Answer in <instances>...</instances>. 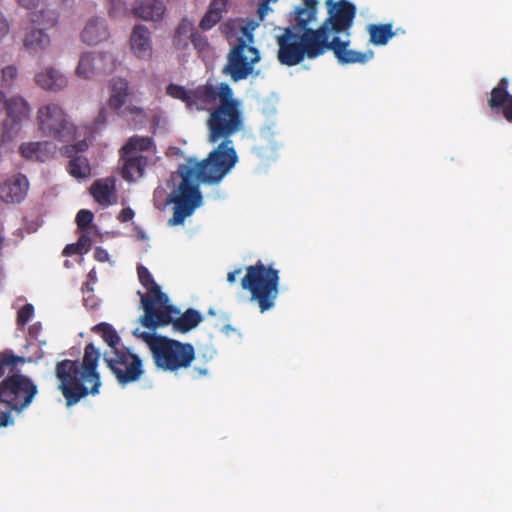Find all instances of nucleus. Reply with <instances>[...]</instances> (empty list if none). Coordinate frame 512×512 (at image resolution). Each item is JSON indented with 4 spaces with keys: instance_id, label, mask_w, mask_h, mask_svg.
<instances>
[{
    "instance_id": "obj_54",
    "label": "nucleus",
    "mask_w": 512,
    "mask_h": 512,
    "mask_svg": "<svg viewBox=\"0 0 512 512\" xmlns=\"http://www.w3.org/2000/svg\"><path fill=\"white\" fill-rule=\"evenodd\" d=\"M64 255H72V254H82V249H79V245L77 244H68L64 250Z\"/></svg>"
},
{
    "instance_id": "obj_45",
    "label": "nucleus",
    "mask_w": 512,
    "mask_h": 512,
    "mask_svg": "<svg viewBox=\"0 0 512 512\" xmlns=\"http://www.w3.org/2000/svg\"><path fill=\"white\" fill-rule=\"evenodd\" d=\"M118 115H134V116H144L145 112L143 108L136 106V105H127L126 107L122 108L119 112H117Z\"/></svg>"
},
{
    "instance_id": "obj_33",
    "label": "nucleus",
    "mask_w": 512,
    "mask_h": 512,
    "mask_svg": "<svg viewBox=\"0 0 512 512\" xmlns=\"http://www.w3.org/2000/svg\"><path fill=\"white\" fill-rule=\"evenodd\" d=\"M153 146L151 137L135 135L130 137L121 149L124 153H138V151H150Z\"/></svg>"
},
{
    "instance_id": "obj_39",
    "label": "nucleus",
    "mask_w": 512,
    "mask_h": 512,
    "mask_svg": "<svg viewBox=\"0 0 512 512\" xmlns=\"http://www.w3.org/2000/svg\"><path fill=\"white\" fill-rule=\"evenodd\" d=\"M190 42L192 43L195 50H197L198 52H204L209 47L207 37L196 29H194L193 34L191 35Z\"/></svg>"
},
{
    "instance_id": "obj_36",
    "label": "nucleus",
    "mask_w": 512,
    "mask_h": 512,
    "mask_svg": "<svg viewBox=\"0 0 512 512\" xmlns=\"http://www.w3.org/2000/svg\"><path fill=\"white\" fill-rule=\"evenodd\" d=\"M166 93L172 98L178 99L185 103L186 108L191 110L192 90H187L183 86L171 83L167 86Z\"/></svg>"
},
{
    "instance_id": "obj_2",
    "label": "nucleus",
    "mask_w": 512,
    "mask_h": 512,
    "mask_svg": "<svg viewBox=\"0 0 512 512\" xmlns=\"http://www.w3.org/2000/svg\"><path fill=\"white\" fill-rule=\"evenodd\" d=\"M100 357L99 349L93 343H88L84 348L81 362L70 359L56 362L55 376L59 381L58 389L67 407L76 405L88 395L99 394L102 385L98 372Z\"/></svg>"
},
{
    "instance_id": "obj_57",
    "label": "nucleus",
    "mask_w": 512,
    "mask_h": 512,
    "mask_svg": "<svg viewBox=\"0 0 512 512\" xmlns=\"http://www.w3.org/2000/svg\"><path fill=\"white\" fill-rule=\"evenodd\" d=\"M241 272H242V269H241V268H238V269H236V270H234V271L229 272V273L227 274V281H228L229 283H231V284H232V283H234V282L236 281V277H237V275H239Z\"/></svg>"
},
{
    "instance_id": "obj_5",
    "label": "nucleus",
    "mask_w": 512,
    "mask_h": 512,
    "mask_svg": "<svg viewBox=\"0 0 512 512\" xmlns=\"http://www.w3.org/2000/svg\"><path fill=\"white\" fill-rule=\"evenodd\" d=\"M278 61L286 66H295L305 58L315 59L328 52L324 40H321L315 29H305L300 34L294 29L285 28L277 37Z\"/></svg>"
},
{
    "instance_id": "obj_26",
    "label": "nucleus",
    "mask_w": 512,
    "mask_h": 512,
    "mask_svg": "<svg viewBox=\"0 0 512 512\" xmlns=\"http://www.w3.org/2000/svg\"><path fill=\"white\" fill-rule=\"evenodd\" d=\"M369 33V41L375 46L386 45L391 38L394 37L393 25L386 24H370L367 27Z\"/></svg>"
},
{
    "instance_id": "obj_15",
    "label": "nucleus",
    "mask_w": 512,
    "mask_h": 512,
    "mask_svg": "<svg viewBox=\"0 0 512 512\" xmlns=\"http://www.w3.org/2000/svg\"><path fill=\"white\" fill-rule=\"evenodd\" d=\"M231 88L227 83H220L215 86L209 82L204 85H199L195 89H192V103L191 111H211L215 106L216 102L222 100L223 88Z\"/></svg>"
},
{
    "instance_id": "obj_35",
    "label": "nucleus",
    "mask_w": 512,
    "mask_h": 512,
    "mask_svg": "<svg viewBox=\"0 0 512 512\" xmlns=\"http://www.w3.org/2000/svg\"><path fill=\"white\" fill-rule=\"evenodd\" d=\"M166 93L172 98L178 99L185 103L186 108L191 110L192 90H187L183 86L171 83L167 86Z\"/></svg>"
},
{
    "instance_id": "obj_59",
    "label": "nucleus",
    "mask_w": 512,
    "mask_h": 512,
    "mask_svg": "<svg viewBox=\"0 0 512 512\" xmlns=\"http://www.w3.org/2000/svg\"><path fill=\"white\" fill-rule=\"evenodd\" d=\"M93 273H94L93 271H91V272L89 273V278H94Z\"/></svg>"
},
{
    "instance_id": "obj_25",
    "label": "nucleus",
    "mask_w": 512,
    "mask_h": 512,
    "mask_svg": "<svg viewBox=\"0 0 512 512\" xmlns=\"http://www.w3.org/2000/svg\"><path fill=\"white\" fill-rule=\"evenodd\" d=\"M49 35L43 29L33 28L24 37L23 45L30 53L45 50L50 45Z\"/></svg>"
},
{
    "instance_id": "obj_9",
    "label": "nucleus",
    "mask_w": 512,
    "mask_h": 512,
    "mask_svg": "<svg viewBox=\"0 0 512 512\" xmlns=\"http://www.w3.org/2000/svg\"><path fill=\"white\" fill-rule=\"evenodd\" d=\"M203 320L201 313L193 308L185 312L171 305L169 302L162 304L152 314L148 311L147 317H140L141 325L150 331H156L160 327L172 325L174 331L187 333L196 328Z\"/></svg>"
},
{
    "instance_id": "obj_6",
    "label": "nucleus",
    "mask_w": 512,
    "mask_h": 512,
    "mask_svg": "<svg viewBox=\"0 0 512 512\" xmlns=\"http://www.w3.org/2000/svg\"><path fill=\"white\" fill-rule=\"evenodd\" d=\"M38 387L22 373H11L0 381V427L14 423L13 411L22 412L33 401Z\"/></svg>"
},
{
    "instance_id": "obj_32",
    "label": "nucleus",
    "mask_w": 512,
    "mask_h": 512,
    "mask_svg": "<svg viewBox=\"0 0 512 512\" xmlns=\"http://www.w3.org/2000/svg\"><path fill=\"white\" fill-rule=\"evenodd\" d=\"M70 161L67 166V170L74 178H86L90 176L91 167L89 161L84 156H72L69 157Z\"/></svg>"
},
{
    "instance_id": "obj_55",
    "label": "nucleus",
    "mask_w": 512,
    "mask_h": 512,
    "mask_svg": "<svg viewBox=\"0 0 512 512\" xmlns=\"http://www.w3.org/2000/svg\"><path fill=\"white\" fill-rule=\"evenodd\" d=\"M76 244L79 245V249H82V253L87 252L91 245L89 239L85 235H82Z\"/></svg>"
},
{
    "instance_id": "obj_41",
    "label": "nucleus",
    "mask_w": 512,
    "mask_h": 512,
    "mask_svg": "<svg viewBox=\"0 0 512 512\" xmlns=\"http://www.w3.org/2000/svg\"><path fill=\"white\" fill-rule=\"evenodd\" d=\"M94 218L93 213L90 210L81 209L76 215L77 227L84 230L89 227Z\"/></svg>"
},
{
    "instance_id": "obj_47",
    "label": "nucleus",
    "mask_w": 512,
    "mask_h": 512,
    "mask_svg": "<svg viewBox=\"0 0 512 512\" xmlns=\"http://www.w3.org/2000/svg\"><path fill=\"white\" fill-rule=\"evenodd\" d=\"M208 374V369L205 367H196L194 366L192 370L189 372V376L192 380L201 378Z\"/></svg>"
},
{
    "instance_id": "obj_3",
    "label": "nucleus",
    "mask_w": 512,
    "mask_h": 512,
    "mask_svg": "<svg viewBox=\"0 0 512 512\" xmlns=\"http://www.w3.org/2000/svg\"><path fill=\"white\" fill-rule=\"evenodd\" d=\"M356 7L348 0H338L329 4L328 17L315 29L321 40H324L328 51H332L342 65L365 64L373 58L371 50L366 52L349 49L350 28L356 17Z\"/></svg>"
},
{
    "instance_id": "obj_48",
    "label": "nucleus",
    "mask_w": 512,
    "mask_h": 512,
    "mask_svg": "<svg viewBox=\"0 0 512 512\" xmlns=\"http://www.w3.org/2000/svg\"><path fill=\"white\" fill-rule=\"evenodd\" d=\"M84 290V294H89L84 297V303H98V299L94 297L92 294L93 289L90 287L88 283H86ZM91 307H94V304L91 305Z\"/></svg>"
},
{
    "instance_id": "obj_46",
    "label": "nucleus",
    "mask_w": 512,
    "mask_h": 512,
    "mask_svg": "<svg viewBox=\"0 0 512 512\" xmlns=\"http://www.w3.org/2000/svg\"><path fill=\"white\" fill-rule=\"evenodd\" d=\"M10 24L5 15L0 11V40L8 35Z\"/></svg>"
},
{
    "instance_id": "obj_12",
    "label": "nucleus",
    "mask_w": 512,
    "mask_h": 512,
    "mask_svg": "<svg viewBox=\"0 0 512 512\" xmlns=\"http://www.w3.org/2000/svg\"><path fill=\"white\" fill-rule=\"evenodd\" d=\"M5 111L6 118L2 123L0 137L6 142H10L20 130L21 122L29 118L31 108L23 97L17 95L6 100Z\"/></svg>"
},
{
    "instance_id": "obj_49",
    "label": "nucleus",
    "mask_w": 512,
    "mask_h": 512,
    "mask_svg": "<svg viewBox=\"0 0 512 512\" xmlns=\"http://www.w3.org/2000/svg\"><path fill=\"white\" fill-rule=\"evenodd\" d=\"M134 217V211L131 208H124L118 215V220L121 222H128Z\"/></svg>"
},
{
    "instance_id": "obj_37",
    "label": "nucleus",
    "mask_w": 512,
    "mask_h": 512,
    "mask_svg": "<svg viewBox=\"0 0 512 512\" xmlns=\"http://www.w3.org/2000/svg\"><path fill=\"white\" fill-rule=\"evenodd\" d=\"M18 77V68L15 65H7L1 69L0 86L3 89H11Z\"/></svg>"
},
{
    "instance_id": "obj_34",
    "label": "nucleus",
    "mask_w": 512,
    "mask_h": 512,
    "mask_svg": "<svg viewBox=\"0 0 512 512\" xmlns=\"http://www.w3.org/2000/svg\"><path fill=\"white\" fill-rule=\"evenodd\" d=\"M301 9H305V5L296 7L294 11V18L292 20L294 24V30L299 32H303L305 29H310L308 25L315 20L317 12V9H314L312 15L305 11L300 14Z\"/></svg>"
},
{
    "instance_id": "obj_22",
    "label": "nucleus",
    "mask_w": 512,
    "mask_h": 512,
    "mask_svg": "<svg viewBox=\"0 0 512 512\" xmlns=\"http://www.w3.org/2000/svg\"><path fill=\"white\" fill-rule=\"evenodd\" d=\"M83 42L88 45H97L109 37V32L105 20L95 17L88 20L81 34Z\"/></svg>"
},
{
    "instance_id": "obj_27",
    "label": "nucleus",
    "mask_w": 512,
    "mask_h": 512,
    "mask_svg": "<svg viewBox=\"0 0 512 512\" xmlns=\"http://www.w3.org/2000/svg\"><path fill=\"white\" fill-rule=\"evenodd\" d=\"M25 358L22 356H17L13 354L9 350H4L0 352V379L2 380L7 375L11 373H20L17 370V366L19 364L25 363Z\"/></svg>"
},
{
    "instance_id": "obj_19",
    "label": "nucleus",
    "mask_w": 512,
    "mask_h": 512,
    "mask_svg": "<svg viewBox=\"0 0 512 512\" xmlns=\"http://www.w3.org/2000/svg\"><path fill=\"white\" fill-rule=\"evenodd\" d=\"M130 46L134 55L139 59H149L152 56L151 33L144 25H136L130 36Z\"/></svg>"
},
{
    "instance_id": "obj_28",
    "label": "nucleus",
    "mask_w": 512,
    "mask_h": 512,
    "mask_svg": "<svg viewBox=\"0 0 512 512\" xmlns=\"http://www.w3.org/2000/svg\"><path fill=\"white\" fill-rule=\"evenodd\" d=\"M195 27L193 23L184 18L175 29L173 44L177 49H186L189 46L191 35Z\"/></svg>"
},
{
    "instance_id": "obj_58",
    "label": "nucleus",
    "mask_w": 512,
    "mask_h": 512,
    "mask_svg": "<svg viewBox=\"0 0 512 512\" xmlns=\"http://www.w3.org/2000/svg\"><path fill=\"white\" fill-rule=\"evenodd\" d=\"M5 95L3 92L0 91V112L5 109V103H6Z\"/></svg>"
},
{
    "instance_id": "obj_43",
    "label": "nucleus",
    "mask_w": 512,
    "mask_h": 512,
    "mask_svg": "<svg viewBox=\"0 0 512 512\" xmlns=\"http://www.w3.org/2000/svg\"><path fill=\"white\" fill-rule=\"evenodd\" d=\"M88 149V143L86 140H81L73 145H68L64 148V154L67 157L80 156V152H84Z\"/></svg>"
},
{
    "instance_id": "obj_14",
    "label": "nucleus",
    "mask_w": 512,
    "mask_h": 512,
    "mask_svg": "<svg viewBox=\"0 0 512 512\" xmlns=\"http://www.w3.org/2000/svg\"><path fill=\"white\" fill-rule=\"evenodd\" d=\"M115 69V59L109 53H85L81 56L76 73L88 79L98 73H111Z\"/></svg>"
},
{
    "instance_id": "obj_51",
    "label": "nucleus",
    "mask_w": 512,
    "mask_h": 512,
    "mask_svg": "<svg viewBox=\"0 0 512 512\" xmlns=\"http://www.w3.org/2000/svg\"><path fill=\"white\" fill-rule=\"evenodd\" d=\"M303 5H305V9L300 10V14L305 12L310 13V15L313 14V10L317 9L318 0H302Z\"/></svg>"
},
{
    "instance_id": "obj_7",
    "label": "nucleus",
    "mask_w": 512,
    "mask_h": 512,
    "mask_svg": "<svg viewBox=\"0 0 512 512\" xmlns=\"http://www.w3.org/2000/svg\"><path fill=\"white\" fill-rule=\"evenodd\" d=\"M279 271L265 266L261 261L246 268V275L241 280L244 290L250 292V301L255 302L261 313L275 306L279 295Z\"/></svg>"
},
{
    "instance_id": "obj_21",
    "label": "nucleus",
    "mask_w": 512,
    "mask_h": 512,
    "mask_svg": "<svg viewBox=\"0 0 512 512\" xmlns=\"http://www.w3.org/2000/svg\"><path fill=\"white\" fill-rule=\"evenodd\" d=\"M19 151L26 159L45 162L55 154L56 146L49 141L28 142L21 144Z\"/></svg>"
},
{
    "instance_id": "obj_40",
    "label": "nucleus",
    "mask_w": 512,
    "mask_h": 512,
    "mask_svg": "<svg viewBox=\"0 0 512 512\" xmlns=\"http://www.w3.org/2000/svg\"><path fill=\"white\" fill-rule=\"evenodd\" d=\"M34 315V306L32 304H25L17 313V325L24 327Z\"/></svg>"
},
{
    "instance_id": "obj_11",
    "label": "nucleus",
    "mask_w": 512,
    "mask_h": 512,
    "mask_svg": "<svg viewBox=\"0 0 512 512\" xmlns=\"http://www.w3.org/2000/svg\"><path fill=\"white\" fill-rule=\"evenodd\" d=\"M37 123L44 136L59 141H68L75 133L74 125L58 103L48 102L40 106L37 111Z\"/></svg>"
},
{
    "instance_id": "obj_38",
    "label": "nucleus",
    "mask_w": 512,
    "mask_h": 512,
    "mask_svg": "<svg viewBox=\"0 0 512 512\" xmlns=\"http://www.w3.org/2000/svg\"><path fill=\"white\" fill-rule=\"evenodd\" d=\"M222 19V15L214 12L211 9H207L206 13L202 17L199 26L203 30H210L213 28L217 23H219Z\"/></svg>"
},
{
    "instance_id": "obj_1",
    "label": "nucleus",
    "mask_w": 512,
    "mask_h": 512,
    "mask_svg": "<svg viewBox=\"0 0 512 512\" xmlns=\"http://www.w3.org/2000/svg\"><path fill=\"white\" fill-rule=\"evenodd\" d=\"M222 100L209 113L208 140L214 144L222 142L202 161L188 160L172 174V180L180 179L169 193L166 204H173L170 226L181 225L202 203L199 183H219L238 161L237 153L229 139L243 128L244 117L241 103L234 97L232 88H223Z\"/></svg>"
},
{
    "instance_id": "obj_18",
    "label": "nucleus",
    "mask_w": 512,
    "mask_h": 512,
    "mask_svg": "<svg viewBox=\"0 0 512 512\" xmlns=\"http://www.w3.org/2000/svg\"><path fill=\"white\" fill-rule=\"evenodd\" d=\"M108 106L115 112H119L128 99L133 95V89L126 79L114 77L109 81Z\"/></svg>"
},
{
    "instance_id": "obj_52",
    "label": "nucleus",
    "mask_w": 512,
    "mask_h": 512,
    "mask_svg": "<svg viewBox=\"0 0 512 512\" xmlns=\"http://www.w3.org/2000/svg\"><path fill=\"white\" fill-rule=\"evenodd\" d=\"M270 7H269V0H266V1H263L259 4V7H258V10H257V13H258V16H259V19L260 20H263L264 17L269 13L270 11Z\"/></svg>"
},
{
    "instance_id": "obj_20",
    "label": "nucleus",
    "mask_w": 512,
    "mask_h": 512,
    "mask_svg": "<svg viewBox=\"0 0 512 512\" xmlns=\"http://www.w3.org/2000/svg\"><path fill=\"white\" fill-rule=\"evenodd\" d=\"M166 6L162 0H135L132 14L145 21H159L163 18Z\"/></svg>"
},
{
    "instance_id": "obj_13",
    "label": "nucleus",
    "mask_w": 512,
    "mask_h": 512,
    "mask_svg": "<svg viewBox=\"0 0 512 512\" xmlns=\"http://www.w3.org/2000/svg\"><path fill=\"white\" fill-rule=\"evenodd\" d=\"M137 274L139 282L147 290V292L144 294H142L140 291L138 292L144 311L143 315L140 317H147L148 311H150L152 314L162 304L169 302V297L167 294L161 291L160 286L155 282L152 274L145 266L138 265Z\"/></svg>"
},
{
    "instance_id": "obj_56",
    "label": "nucleus",
    "mask_w": 512,
    "mask_h": 512,
    "mask_svg": "<svg viewBox=\"0 0 512 512\" xmlns=\"http://www.w3.org/2000/svg\"><path fill=\"white\" fill-rule=\"evenodd\" d=\"M18 4L26 9H32L38 5L39 0H16Z\"/></svg>"
},
{
    "instance_id": "obj_23",
    "label": "nucleus",
    "mask_w": 512,
    "mask_h": 512,
    "mask_svg": "<svg viewBox=\"0 0 512 512\" xmlns=\"http://www.w3.org/2000/svg\"><path fill=\"white\" fill-rule=\"evenodd\" d=\"M90 193L100 205H111L116 193L115 180L109 177L96 180L90 188Z\"/></svg>"
},
{
    "instance_id": "obj_31",
    "label": "nucleus",
    "mask_w": 512,
    "mask_h": 512,
    "mask_svg": "<svg viewBox=\"0 0 512 512\" xmlns=\"http://www.w3.org/2000/svg\"><path fill=\"white\" fill-rule=\"evenodd\" d=\"M508 82V79L503 77L500 79L497 86L492 89L491 97L488 100V105L491 109L501 108V106L512 98V95L507 91Z\"/></svg>"
},
{
    "instance_id": "obj_16",
    "label": "nucleus",
    "mask_w": 512,
    "mask_h": 512,
    "mask_svg": "<svg viewBox=\"0 0 512 512\" xmlns=\"http://www.w3.org/2000/svg\"><path fill=\"white\" fill-rule=\"evenodd\" d=\"M28 189L26 176L18 173L0 184V198L6 203H20L25 199Z\"/></svg>"
},
{
    "instance_id": "obj_4",
    "label": "nucleus",
    "mask_w": 512,
    "mask_h": 512,
    "mask_svg": "<svg viewBox=\"0 0 512 512\" xmlns=\"http://www.w3.org/2000/svg\"><path fill=\"white\" fill-rule=\"evenodd\" d=\"M133 335L148 346L154 365L161 371L179 375L188 371L196 359L195 348L191 343L159 335L155 331H141L139 328L133 331Z\"/></svg>"
},
{
    "instance_id": "obj_53",
    "label": "nucleus",
    "mask_w": 512,
    "mask_h": 512,
    "mask_svg": "<svg viewBox=\"0 0 512 512\" xmlns=\"http://www.w3.org/2000/svg\"><path fill=\"white\" fill-rule=\"evenodd\" d=\"M94 257L99 262H105L109 259V254L102 247H97L94 252Z\"/></svg>"
},
{
    "instance_id": "obj_8",
    "label": "nucleus",
    "mask_w": 512,
    "mask_h": 512,
    "mask_svg": "<svg viewBox=\"0 0 512 512\" xmlns=\"http://www.w3.org/2000/svg\"><path fill=\"white\" fill-rule=\"evenodd\" d=\"M253 28L242 27L243 36L239 37L231 48L223 72L231 77L234 82L246 79L254 71V65L260 61V53L252 46L254 36Z\"/></svg>"
},
{
    "instance_id": "obj_60",
    "label": "nucleus",
    "mask_w": 512,
    "mask_h": 512,
    "mask_svg": "<svg viewBox=\"0 0 512 512\" xmlns=\"http://www.w3.org/2000/svg\"><path fill=\"white\" fill-rule=\"evenodd\" d=\"M103 113H104V111H101V112L99 113V117H102Z\"/></svg>"
},
{
    "instance_id": "obj_50",
    "label": "nucleus",
    "mask_w": 512,
    "mask_h": 512,
    "mask_svg": "<svg viewBox=\"0 0 512 512\" xmlns=\"http://www.w3.org/2000/svg\"><path fill=\"white\" fill-rule=\"evenodd\" d=\"M501 108L504 118L512 123V97Z\"/></svg>"
},
{
    "instance_id": "obj_44",
    "label": "nucleus",
    "mask_w": 512,
    "mask_h": 512,
    "mask_svg": "<svg viewBox=\"0 0 512 512\" xmlns=\"http://www.w3.org/2000/svg\"><path fill=\"white\" fill-rule=\"evenodd\" d=\"M229 0H212L208 6L209 9L217 12L223 16L224 12H227Z\"/></svg>"
},
{
    "instance_id": "obj_29",
    "label": "nucleus",
    "mask_w": 512,
    "mask_h": 512,
    "mask_svg": "<svg viewBox=\"0 0 512 512\" xmlns=\"http://www.w3.org/2000/svg\"><path fill=\"white\" fill-rule=\"evenodd\" d=\"M32 24L39 26L43 31L54 27L58 22V14L52 9H41L30 14Z\"/></svg>"
},
{
    "instance_id": "obj_24",
    "label": "nucleus",
    "mask_w": 512,
    "mask_h": 512,
    "mask_svg": "<svg viewBox=\"0 0 512 512\" xmlns=\"http://www.w3.org/2000/svg\"><path fill=\"white\" fill-rule=\"evenodd\" d=\"M36 84L45 90L59 91L67 85V78L54 68H46L35 75Z\"/></svg>"
},
{
    "instance_id": "obj_17",
    "label": "nucleus",
    "mask_w": 512,
    "mask_h": 512,
    "mask_svg": "<svg viewBox=\"0 0 512 512\" xmlns=\"http://www.w3.org/2000/svg\"><path fill=\"white\" fill-rule=\"evenodd\" d=\"M121 160H123L122 177L126 181H135L144 175L148 165V157L139 153H124L120 150Z\"/></svg>"
},
{
    "instance_id": "obj_42",
    "label": "nucleus",
    "mask_w": 512,
    "mask_h": 512,
    "mask_svg": "<svg viewBox=\"0 0 512 512\" xmlns=\"http://www.w3.org/2000/svg\"><path fill=\"white\" fill-rule=\"evenodd\" d=\"M127 12L126 3L124 0H109V14L112 17H119L125 15Z\"/></svg>"
},
{
    "instance_id": "obj_10",
    "label": "nucleus",
    "mask_w": 512,
    "mask_h": 512,
    "mask_svg": "<svg viewBox=\"0 0 512 512\" xmlns=\"http://www.w3.org/2000/svg\"><path fill=\"white\" fill-rule=\"evenodd\" d=\"M103 360L122 386L139 381L144 374L141 358L126 347L105 351Z\"/></svg>"
},
{
    "instance_id": "obj_30",
    "label": "nucleus",
    "mask_w": 512,
    "mask_h": 512,
    "mask_svg": "<svg viewBox=\"0 0 512 512\" xmlns=\"http://www.w3.org/2000/svg\"><path fill=\"white\" fill-rule=\"evenodd\" d=\"M91 331L100 335L101 338L110 347V350H116V349L120 348L119 345L121 342V338L111 324L106 323V322H101V323L93 326Z\"/></svg>"
}]
</instances>
